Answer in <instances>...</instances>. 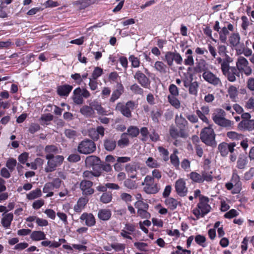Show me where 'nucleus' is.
I'll use <instances>...</instances> for the list:
<instances>
[{"mask_svg":"<svg viewBox=\"0 0 254 254\" xmlns=\"http://www.w3.org/2000/svg\"><path fill=\"white\" fill-rule=\"evenodd\" d=\"M236 64V68L240 71V73H243L247 76L252 74V68L249 66V62L245 58L242 56L238 57Z\"/></svg>","mask_w":254,"mask_h":254,"instance_id":"nucleus-1","label":"nucleus"},{"mask_svg":"<svg viewBox=\"0 0 254 254\" xmlns=\"http://www.w3.org/2000/svg\"><path fill=\"white\" fill-rule=\"evenodd\" d=\"M164 61L167 64L171 66L173 64V62L177 64H182L183 63V58L181 55L177 52H167L166 53L164 57Z\"/></svg>","mask_w":254,"mask_h":254,"instance_id":"nucleus-2","label":"nucleus"},{"mask_svg":"<svg viewBox=\"0 0 254 254\" xmlns=\"http://www.w3.org/2000/svg\"><path fill=\"white\" fill-rule=\"evenodd\" d=\"M202 77L205 81L215 86H220L222 85V82L220 78L210 70L203 72Z\"/></svg>","mask_w":254,"mask_h":254,"instance_id":"nucleus-3","label":"nucleus"},{"mask_svg":"<svg viewBox=\"0 0 254 254\" xmlns=\"http://www.w3.org/2000/svg\"><path fill=\"white\" fill-rule=\"evenodd\" d=\"M134 78L143 87L149 86L150 81L148 77L140 70H137L134 74Z\"/></svg>","mask_w":254,"mask_h":254,"instance_id":"nucleus-4","label":"nucleus"},{"mask_svg":"<svg viewBox=\"0 0 254 254\" xmlns=\"http://www.w3.org/2000/svg\"><path fill=\"white\" fill-rule=\"evenodd\" d=\"M228 80L231 82H234L236 80V77L240 76V71L235 67L231 66L230 69L227 70L225 73H223Z\"/></svg>","mask_w":254,"mask_h":254,"instance_id":"nucleus-5","label":"nucleus"},{"mask_svg":"<svg viewBox=\"0 0 254 254\" xmlns=\"http://www.w3.org/2000/svg\"><path fill=\"white\" fill-rule=\"evenodd\" d=\"M71 85L64 84L58 87L57 92L59 95H68L72 90Z\"/></svg>","mask_w":254,"mask_h":254,"instance_id":"nucleus-6","label":"nucleus"},{"mask_svg":"<svg viewBox=\"0 0 254 254\" xmlns=\"http://www.w3.org/2000/svg\"><path fill=\"white\" fill-rule=\"evenodd\" d=\"M195 70L198 72H204V71H208V64L203 59L200 60L196 64Z\"/></svg>","mask_w":254,"mask_h":254,"instance_id":"nucleus-7","label":"nucleus"},{"mask_svg":"<svg viewBox=\"0 0 254 254\" xmlns=\"http://www.w3.org/2000/svg\"><path fill=\"white\" fill-rule=\"evenodd\" d=\"M231 62L232 59L229 56H227L223 59V62L221 64V69L223 73H225L227 70L230 69L231 67L229 66V64Z\"/></svg>","mask_w":254,"mask_h":254,"instance_id":"nucleus-8","label":"nucleus"},{"mask_svg":"<svg viewBox=\"0 0 254 254\" xmlns=\"http://www.w3.org/2000/svg\"><path fill=\"white\" fill-rule=\"evenodd\" d=\"M154 68L161 73H166L167 71V65L162 62L157 61L155 63Z\"/></svg>","mask_w":254,"mask_h":254,"instance_id":"nucleus-9","label":"nucleus"},{"mask_svg":"<svg viewBox=\"0 0 254 254\" xmlns=\"http://www.w3.org/2000/svg\"><path fill=\"white\" fill-rule=\"evenodd\" d=\"M240 36L238 33H234L231 34L229 38V41L231 46L236 47L240 43Z\"/></svg>","mask_w":254,"mask_h":254,"instance_id":"nucleus-10","label":"nucleus"},{"mask_svg":"<svg viewBox=\"0 0 254 254\" xmlns=\"http://www.w3.org/2000/svg\"><path fill=\"white\" fill-rule=\"evenodd\" d=\"M219 39L223 43H225L227 39L229 31L226 27H223L218 32Z\"/></svg>","mask_w":254,"mask_h":254,"instance_id":"nucleus-11","label":"nucleus"},{"mask_svg":"<svg viewBox=\"0 0 254 254\" xmlns=\"http://www.w3.org/2000/svg\"><path fill=\"white\" fill-rule=\"evenodd\" d=\"M103 73V70L102 68L98 66L95 67L92 74V78L97 79L101 76Z\"/></svg>","mask_w":254,"mask_h":254,"instance_id":"nucleus-12","label":"nucleus"},{"mask_svg":"<svg viewBox=\"0 0 254 254\" xmlns=\"http://www.w3.org/2000/svg\"><path fill=\"white\" fill-rule=\"evenodd\" d=\"M130 90L135 94H143V89L137 84H134L130 87Z\"/></svg>","mask_w":254,"mask_h":254,"instance_id":"nucleus-13","label":"nucleus"},{"mask_svg":"<svg viewBox=\"0 0 254 254\" xmlns=\"http://www.w3.org/2000/svg\"><path fill=\"white\" fill-rule=\"evenodd\" d=\"M189 92L191 94L196 95L197 93L198 84L196 82L191 83L189 85Z\"/></svg>","mask_w":254,"mask_h":254,"instance_id":"nucleus-14","label":"nucleus"},{"mask_svg":"<svg viewBox=\"0 0 254 254\" xmlns=\"http://www.w3.org/2000/svg\"><path fill=\"white\" fill-rule=\"evenodd\" d=\"M129 61L131 63V65L133 67H138L140 65L139 59L133 55H131L129 57Z\"/></svg>","mask_w":254,"mask_h":254,"instance_id":"nucleus-15","label":"nucleus"},{"mask_svg":"<svg viewBox=\"0 0 254 254\" xmlns=\"http://www.w3.org/2000/svg\"><path fill=\"white\" fill-rule=\"evenodd\" d=\"M124 87L120 83H117L116 89L115 90L112 95H121L123 93Z\"/></svg>","mask_w":254,"mask_h":254,"instance_id":"nucleus-16","label":"nucleus"},{"mask_svg":"<svg viewBox=\"0 0 254 254\" xmlns=\"http://www.w3.org/2000/svg\"><path fill=\"white\" fill-rule=\"evenodd\" d=\"M217 49H218V53H219V55L221 56V57H226L227 56H228L226 54L227 48L225 45H218Z\"/></svg>","mask_w":254,"mask_h":254,"instance_id":"nucleus-17","label":"nucleus"},{"mask_svg":"<svg viewBox=\"0 0 254 254\" xmlns=\"http://www.w3.org/2000/svg\"><path fill=\"white\" fill-rule=\"evenodd\" d=\"M184 64L186 65H193L194 64V59L192 56H186Z\"/></svg>","mask_w":254,"mask_h":254,"instance_id":"nucleus-18","label":"nucleus"},{"mask_svg":"<svg viewBox=\"0 0 254 254\" xmlns=\"http://www.w3.org/2000/svg\"><path fill=\"white\" fill-rule=\"evenodd\" d=\"M97 84L96 79L92 78H89V86L92 90H95L97 88Z\"/></svg>","mask_w":254,"mask_h":254,"instance_id":"nucleus-19","label":"nucleus"},{"mask_svg":"<svg viewBox=\"0 0 254 254\" xmlns=\"http://www.w3.org/2000/svg\"><path fill=\"white\" fill-rule=\"evenodd\" d=\"M45 5L46 7H55L59 6V4L57 1H55L53 0H48L46 2Z\"/></svg>","mask_w":254,"mask_h":254,"instance_id":"nucleus-20","label":"nucleus"},{"mask_svg":"<svg viewBox=\"0 0 254 254\" xmlns=\"http://www.w3.org/2000/svg\"><path fill=\"white\" fill-rule=\"evenodd\" d=\"M242 20V27L243 29L246 30L249 25V21L246 16H243L241 18Z\"/></svg>","mask_w":254,"mask_h":254,"instance_id":"nucleus-21","label":"nucleus"},{"mask_svg":"<svg viewBox=\"0 0 254 254\" xmlns=\"http://www.w3.org/2000/svg\"><path fill=\"white\" fill-rule=\"evenodd\" d=\"M169 91L171 95H178V88L174 84H171L170 85Z\"/></svg>","mask_w":254,"mask_h":254,"instance_id":"nucleus-22","label":"nucleus"},{"mask_svg":"<svg viewBox=\"0 0 254 254\" xmlns=\"http://www.w3.org/2000/svg\"><path fill=\"white\" fill-rule=\"evenodd\" d=\"M208 49L209 50V53L214 58H215L217 56V52L216 49L214 47H213L211 44L208 45Z\"/></svg>","mask_w":254,"mask_h":254,"instance_id":"nucleus-23","label":"nucleus"},{"mask_svg":"<svg viewBox=\"0 0 254 254\" xmlns=\"http://www.w3.org/2000/svg\"><path fill=\"white\" fill-rule=\"evenodd\" d=\"M228 92L229 95H236L238 93L237 88L233 86H230L228 89Z\"/></svg>","mask_w":254,"mask_h":254,"instance_id":"nucleus-24","label":"nucleus"},{"mask_svg":"<svg viewBox=\"0 0 254 254\" xmlns=\"http://www.w3.org/2000/svg\"><path fill=\"white\" fill-rule=\"evenodd\" d=\"M71 77L74 79L76 83L80 84L82 82L81 76L79 73H75L71 74Z\"/></svg>","mask_w":254,"mask_h":254,"instance_id":"nucleus-25","label":"nucleus"},{"mask_svg":"<svg viewBox=\"0 0 254 254\" xmlns=\"http://www.w3.org/2000/svg\"><path fill=\"white\" fill-rule=\"evenodd\" d=\"M247 87L252 90L254 91V78H250L247 81Z\"/></svg>","mask_w":254,"mask_h":254,"instance_id":"nucleus-26","label":"nucleus"},{"mask_svg":"<svg viewBox=\"0 0 254 254\" xmlns=\"http://www.w3.org/2000/svg\"><path fill=\"white\" fill-rule=\"evenodd\" d=\"M12 45V43L10 40L6 41H0V49L4 48H8Z\"/></svg>","mask_w":254,"mask_h":254,"instance_id":"nucleus-27","label":"nucleus"},{"mask_svg":"<svg viewBox=\"0 0 254 254\" xmlns=\"http://www.w3.org/2000/svg\"><path fill=\"white\" fill-rule=\"evenodd\" d=\"M120 63L121 64V65L125 68H127V58L125 57H121L119 59Z\"/></svg>","mask_w":254,"mask_h":254,"instance_id":"nucleus-28","label":"nucleus"},{"mask_svg":"<svg viewBox=\"0 0 254 254\" xmlns=\"http://www.w3.org/2000/svg\"><path fill=\"white\" fill-rule=\"evenodd\" d=\"M118 77V74L116 72H111L109 76V79L113 81H117Z\"/></svg>","mask_w":254,"mask_h":254,"instance_id":"nucleus-29","label":"nucleus"},{"mask_svg":"<svg viewBox=\"0 0 254 254\" xmlns=\"http://www.w3.org/2000/svg\"><path fill=\"white\" fill-rule=\"evenodd\" d=\"M204 33L206 35L209 36L211 39H212V40L216 41L212 37V30L209 27H206L204 30Z\"/></svg>","mask_w":254,"mask_h":254,"instance_id":"nucleus-30","label":"nucleus"},{"mask_svg":"<svg viewBox=\"0 0 254 254\" xmlns=\"http://www.w3.org/2000/svg\"><path fill=\"white\" fill-rule=\"evenodd\" d=\"M124 3V0L120 1L118 4L113 9V11L114 12H117L119 11L123 7Z\"/></svg>","mask_w":254,"mask_h":254,"instance_id":"nucleus-31","label":"nucleus"},{"mask_svg":"<svg viewBox=\"0 0 254 254\" xmlns=\"http://www.w3.org/2000/svg\"><path fill=\"white\" fill-rule=\"evenodd\" d=\"M83 37H81L80 38L72 40L70 43L72 44H76L77 45H80L83 43Z\"/></svg>","mask_w":254,"mask_h":254,"instance_id":"nucleus-32","label":"nucleus"},{"mask_svg":"<svg viewBox=\"0 0 254 254\" xmlns=\"http://www.w3.org/2000/svg\"><path fill=\"white\" fill-rule=\"evenodd\" d=\"M40 10V8L38 7H34L29 10L27 14L29 15H33L35 14L37 12Z\"/></svg>","mask_w":254,"mask_h":254,"instance_id":"nucleus-33","label":"nucleus"},{"mask_svg":"<svg viewBox=\"0 0 254 254\" xmlns=\"http://www.w3.org/2000/svg\"><path fill=\"white\" fill-rule=\"evenodd\" d=\"M135 23V21L133 19L130 18L122 22L124 26H127L129 25L133 24Z\"/></svg>","mask_w":254,"mask_h":254,"instance_id":"nucleus-34","label":"nucleus"},{"mask_svg":"<svg viewBox=\"0 0 254 254\" xmlns=\"http://www.w3.org/2000/svg\"><path fill=\"white\" fill-rule=\"evenodd\" d=\"M195 52L197 55H203L205 52H207L204 48H201L199 47H197L195 49Z\"/></svg>","mask_w":254,"mask_h":254,"instance_id":"nucleus-35","label":"nucleus"},{"mask_svg":"<svg viewBox=\"0 0 254 254\" xmlns=\"http://www.w3.org/2000/svg\"><path fill=\"white\" fill-rule=\"evenodd\" d=\"M252 50L249 48H245L243 50V54L246 57H249L252 54Z\"/></svg>","mask_w":254,"mask_h":254,"instance_id":"nucleus-36","label":"nucleus"},{"mask_svg":"<svg viewBox=\"0 0 254 254\" xmlns=\"http://www.w3.org/2000/svg\"><path fill=\"white\" fill-rule=\"evenodd\" d=\"M188 29L186 26L182 25L181 27V33L184 36H187Z\"/></svg>","mask_w":254,"mask_h":254,"instance_id":"nucleus-37","label":"nucleus"},{"mask_svg":"<svg viewBox=\"0 0 254 254\" xmlns=\"http://www.w3.org/2000/svg\"><path fill=\"white\" fill-rule=\"evenodd\" d=\"M166 44V41L162 39H159L157 41V46L159 48L162 49L164 45Z\"/></svg>","mask_w":254,"mask_h":254,"instance_id":"nucleus-38","label":"nucleus"},{"mask_svg":"<svg viewBox=\"0 0 254 254\" xmlns=\"http://www.w3.org/2000/svg\"><path fill=\"white\" fill-rule=\"evenodd\" d=\"M78 59L79 61L82 63L86 64L87 63V58L85 57L82 56L81 53H79L78 55Z\"/></svg>","mask_w":254,"mask_h":254,"instance_id":"nucleus-39","label":"nucleus"},{"mask_svg":"<svg viewBox=\"0 0 254 254\" xmlns=\"http://www.w3.org/2000/svg\"><path fill=\"white\" fill-rule=\"evenodd\" d=\"M151 52L155 56H159L161 54L160 51L157 47H154L151 50Z\"/></svg>","mask_w":254,"mask_h":254,"instance_id":"nucleus-40","label":"nucleus"},{"mask_svg":"<svg viewBox=\"0 0 254 254\" xmlns=\"http://www.w3.org/2000/svg\"><path fill=\"white\" fill-rule=\"evenodd\" d=\"M73 95H83L81 89L80 88H77L73 91Z\"/></svg>","mask_w":254,"mask_h":254,"instance_id":"nucleus-41","label":"nucleus"},{"mask_svg":"<svg viewBox=\"0 0 254 254\" xmlns=\"http://www.w3.org/2000/svg\"><path fill=\"white\" fill-rule=\"evenodd\" d=\"M111 90L108 87H105L102 90L103 95H109L110 94Z\"/></svg>","mask_w":254,"mask_h":254,"instance_id":"nucleus-42","label":"nucleus"},{"mask_svg":"<svg viewBox=\"0 0 254 254\" xmlns=\"http://www.w3.org/2000/svg\"><path fill=\"white\" fill-rule=\"evenodd\" d=\"M213 28L214 30L218 32L220 30L221 28L219 26V22L218 21H215Z\"/></svg>","mask_w":254,"mask_h":254,"instance_id":"nucleus-43","label":"nucleus"},{"mask_svg":"<svg viewBox=\"0 0 254 254\" xmlns=\"http://www.w3.org/2000/svg\"><path fill=\"white\" fill-rule=\"evenodd\" d=\"M93 54L95 55V59L96 60H98L102 57V53L100 52H93Z\"/></svg>","mask_w":254,"mask_h":254,"instance_id":"nucleus-44","label":"nucleus"},{"mask_svg":"<svg viewBox=\"0 0 254 254\" xmlns=\"http://www.w3.org/2000/svg\"><path fill=\"white\" fill-rule=\"evenodd\" d=\"M11 91L12 93H15L18 91V87L15 84H12L11 86Z\"/></svg>","mask_w":254,"mask_h":254,"instance_id":"nucleus-45","label":"nucleus"},{"mask_svg":"<svg viewBox=\"0 0 254 254\" xmlns=\"http://www.w3.org/2000/svg\"><path fill=\"white\" fill-rule=\"evenodd\" d=\"M7 16V13L2 9H0V17L5 18Z\"/></svg>","mask_w":254,"mask_h":254,"instance_id":"nucleus-46","label":"nucleus"},{"mask_svg":"<svg viewBox=\"0 0 254 254\" xmlns=\"http://www.w3.org/2000/svg\"><path fill=\"white\" fill-rule=\"evenodd\" d=\"M116 38L115 37H111L110 40V43L111 45L114 46L116 44Z\"/></svg>","mask_w":254,"mask_h":254,"instance_id":"nucleus-47","label":"nucleus"},{"mask_svg":"<svg viewBox=\"0 0 254 254\" xmlns=\"http://www.w3.org/2000/svg\"><path fill=\"white\" fill-rule=\"evenodd\" d=\"M229 31H233L234 30V26L233 25L231 24V23H229L227 25V27H226Z\"/></svg>","mask_w":254,"mask_h":254,"instance_id":"nucleus-48","label":"nucleus"},{"mask_svg":"<svg viewBox=\"0 0 254 254\" xmlns=\"http://www.w3.org/2000/svg\"><path fill=\"white\" fill-rule=\"evenodd\" d=\"M155 3V1L154 0H151L148 1H147L146 3V6H149L150 5H151Z\"/></svg>","mask_w":254,"mask_h":254,"instance_id":"nucleus-49","label":"nucleus"},{"mask_svg":"<svg viewBox=\"0 0 254 254\" xmlns=\"http://www.w3.org/2000/svg\"><path fill=\"white\" fill-rule=\"evenodd\" d=\"M12 0H1V4L5 3L6 4H9L12 2Z\"/></svg>","mask_w":254,"mask_h":254,"instance_id":"nucleus-50","label":"nucleus"},{"mask_svg":"<svg viewBox=\"0 0 254 254\" xmlns=\"http://www.w3.org/2000/svg\"><path fill=\"white\" fill-rule=\"evenodd\" d=\"M39 59L40 61L44 62L46 60V58L43 54H41L39 57Z\"/></svg>","mask_w":254,"mask_h":254,"instance_id":"nucleus-51","label":"nucleus"},{"mask_svg":"<svg viewBox=\"0 0 254 254\" xmlns=\"http://www.w3.org/2000/svg\"><path fill=\"white\" fill-rule=\"evenodd\" d=\"M192 51L190 49H188L185 53L186 56H192Z\"/></svg>","mask_w":254,"mask_h":254,"instance_id":"nucleus-52","label":"nucleus"},{"mask_svg":"<svg viewBox=\"0 0 254 254\" xmlns=\"http://www.w3.org/2000/svg\"><path fill=\"white\" fill-rule=\"evenodd\" d=\"M216 58V63H217L218 64H221L222 62H223V59L221 57H217Z\"/></svg>","mask_w":254,"mask_h":254,"instance_id":"nucleus-53","label":"nucleus"},{"mask_svg":"<svg viewBox=\"0 0 254 254\" xmlns=\"http://www.w3.org/2000/svg\"><path fill=\"white\" fill-rule=\"evenodd\" d=\"M105 24L104 23H99L97 24H95L94 25L93 27H100L101 26H102L103 25H104Z\"/></svg>","mask_w":254,"mask_h":254,"instance_id":"nucleus-54","label":"nucleus"},{"mask_svg":"<svg viewBox=\"0 0 254 254\" xmlns=\"http://www.w3.org/2000/svg\"><path fill=\"white\" fill-rule=\"evenodd\" d=\"M31 2V0H24L23 1V4L26 5L30 4Z\"/></svg>","mask_w":254,"mask_h":254,"instance_id":"nucleus-55","label":"nucleus"},{"mask_svg":"<svg viewBox=\"0 0 254 254\" xmlns=\"http://www.w3.org/2000/svg\"><path fill=\"white\" fill-rule=\"evenodd\" d=\"M144 57H145V59L147 61H148V62H151V58H150L148 56H147L146 54H145Z\"/></svg>","mask_w":254,"mask_h":254,"instance_id":"nucleus-56","label":"nucleus"},{"mask_svg":"<svg viewBox=\"0 0 254 254\" xmlns=\"http://www.w3.org/2000/svg\"><path fill=\"white\" fill-rule=\"evenodd\" d=\"M81 76L82 81L83 79H86L87 77L88 73H84V74H83V75H82Z\"/></svg>","mask_w":254,"mask_h":254,"instance_id":"nucleus-57","label":"nucleus"},{"mask_svg":"<svg viewBox=\"0 0 254 254\" xmlns=\"http://www.w3.org/2000/svg\"><path fill=\"white\" fill-rule=\"evenodd\" d=\"M8 78V77L7 76H4V77H3L2 78L0 77V81H4V80H7Z\"/></svg>","mask_w":254,"mask_h":254,"instance_id":"nucleus-58","label":"nucleus"},{"mask_svg":"<svg viewBox=\"0 0 254 254\" xmlns=\"http://www.w3.org/2000/svg\"><path fill=\"white\" fill-rule=\"evenodd\" d=\"M250 60L252 63L254 64V54L252 55Z\"/></svg>","mask_w":254,"mask_h":254,"instance_id":"nucleus-59","label":"nucleus"},{"mask_svg":"<svg viewBox=\"0 0 254 254\" xmlns=\"http://www.w3.org/2000/svg\"><path fill=\"white\" fill-rule=\"evenodd\" d=\"M0 95L3 96V95H8V93L7 91H4L0 93Z\"/></svg>","mask_w":254,"mask_h":254,"instance_id":"nucleus-60","label":"nucleus"},{"mask_svg":"<svg viewBox=\"0 0 254 254\" xmlns=\"http://www.w3.org/2000/svg\"><path fill=\"white\" fill-rule=\"evenodd\" d=\"M146 7H147V6H146V3L140 6V7L141 9H144Z\"/></svg>","mask_w":254,"mask_h":254,"instance_id":"nucleus-61","label":"nucleus"},{"mask_svg":"<svg viewBox=\"0 0 254 254\" xmlns=\"http://www.w3.org/2000/svg\"><path fill=\"white\" fill-rule=\"evenodd\" d=\"M251 15L254 19V11H251Z\"/></svg>","mask_w":254,"mask_h":254,"instance_id":"nucleus-62","label":"nucleus"},{"mask_svg":"<svg viewBox=\"0 0 254 254\" xmlns=\"http://www.w3.org/2000/svg\"><path fill=\"white\" fill-rule=\"evenodd\" d=\"M181 82V80H180V79H177L176 80V83H177V84H180Z\"/></svg>","mask_w":254,"mask_h":254,"instance_id":"nucleus-63","label":"nucleus"},{"mask_svg":"<svg viewBox=\"0 0 254 254\" xmlns=\"http://www.w3.org/2000/svg\"><path fill=\"white\" fill-rule=\"evenodd\" d=\"M144 69L145 73H149L148 70L147 68H144Z\"/></svg>","mask_w":254,"mask_h":254,"instance_id":"nucleus-64","label":"nucleus"}]
</instances>
